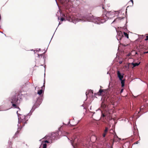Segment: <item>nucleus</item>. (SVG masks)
Masks as SVG:
<instances>
[{"mask_svg":"<svg viewBox=\"0 0 148 148\" xmlns=\"http://www.w3.org/2000/svg\"><path fill=\"white\" fill-rule=\"evenodd\" d=\"M121 10L119 11L108 12L106 14H102L101 18L95 16L91 14L86 15L83 16V20L84 21H88L94 23L98 25H100L105 22L108 19H111L115 16V15L117 14V16L120 13Z\"/></svg>","mask_w":148,"mask_h":148,"instance_id":"1","label":"nucleus"},{"mask_svg":"<svg viewBox=\"0 0 148 148\" xmlns=\"http://www.w3.org/2000/svg\"><path fill=\"white\" fill-rule=\"evenodd\" d=\"M71 10V8H66L64 10L63 13L60 14L61 15L62 14V16L64 17L60 18V20L62 22L67 20L69 22L76 24L79 21V19L76 18L72 14Z\"/></svg>","mask_w":148,"mask_h":148,"instance_id":"2","label":"nucleus"},{"mask_svg":"<svg viewBox=\"0 0 148 148\" xmlns=\"http://www.w3.org/2000/svg\"><path fill=\"white\" fill-rule=\"evenodd\" d=\"M22 94L20 95L19 93H16L15 95L9 97V101L12 104V108L18 109L19 111L21 110L19 106L23 101V99L22 97Z\"/></svg>","mask_w":148,"mask_h":148,"instance_id":"3","label":"nucleus"},{"mask_svg":"<svg viewBox=\"0 0 148 148\" xmlns=\"http://www.w3.org/2000/svg\"><path fill=\"white\" fill-rule=\"evenodd\" d=\"M29 112L26 116L20 114L19 116V122H18V124L17 125L18 130L14 134V136L15 137H17V135L19 133V131L24 126L25 124L27 123V121L28 120L31 115H29Z\"/></svg>","mask_w":148,"mask_h":148,"instance_id":"4","label":"nucleus"},{"mask_svg":"<svg viewBox=\"0 0 148 148\" xmlns=\"http://www.w3.org/2000/svg\"><path fill=\"white\" fill-rule=\"evenodd\" d=\"M69 134L68 132L61 130L60 128H59L58 130L56 132H53L51 134H50L51 143H53L52 140H57L62 136H66L67 138L69 139L67 136Z\"/></svg>","mask_w":148,"mask_h":148,"instance_id":"5","label":"nucleus"},{"mask_svg":"<svg viewBox=\"0 0 148 148\" xmlns=\"http://www.w3.org/2000/svg\"><path fill=\"white\" fill-rule=\"evenodd\" d=\"M45 65L44 66L45 68V73L44 74V79L43 80V85L41 87V89L38 90L37 93L39 95V97H38L37 98H39L41 99V100H43V94L44 92V90L45 87Z\"/></svg>","mask_w":148,"mask_h":148,"instance_id":"6","label":"nucleus"},{"mask_svg":"<svg viewBox=\"0 0 148 148\" xmlns=\"http://www.w3.org/2000/svg\"><path fill=\"white\" fill-rule=\"evenodd\" d=\"M42 100H41L40 99H37L35 103L34 104L32 109L29 112V115H31L32 114V113L34 111L35 109L39 107L40 104L41 103Z\"/></svg>","mask_w":148,"mask_h":148,"instance_id":"7","label":"nucleus"},{"mask_svg":"<svg viewBox=\"0 0 148 148\" xmlns=\"http://www.w3.org/2000/svg\"><path fill=\"white\" fill-rule=\"evenodd\" d=\"M121 139L118 137L116 133L115 132L114 134L113 139L112 140V145H113L114 142L118 141L121 140Z\"/></svg>","mask_w":148,"mask_h":148,"instance_id":"8","label":"nucleus"},{"mask_svg":"<svg viewBox=\"0 0 148 148\" xmlns=\"http://www.w3.org/2000/svg\"><path fill=\"white\" fill-rule=\"evenodd\" d=\"M117 40L119 41L121 40L122 38L124 37L123 35L122 32L120 31L117 33V35L116 36Z\"/></svg>","mask_w":148,"mask_h":148,"instance_id":"9","label":"nucleus"},{"mask_svg":"<svg viewBox=\"0 0 148 148\" xmlns=\"http://www.w3.org/2000/svg\"><path fill=\"white\" fill-rule=\"evenodd\" d=\"M117 74L119 80L123 79L124 75L123 73H121L119 71H118L117 72Z\"/></svg>","mask_w":148,"mask_h":148,"instance_id":"10","label":"nucleus"},{"mask_svg":"<svg viewBox=\"0 0 148 148\" xmlns=\"http://www.w3.org/2000/svg\"><path fill=\"white\" fill-rule=\"evenodd\" d=\"M93 94V90L90 89L88 91H87L86 92V99L85 100V101H86L88 97V95H89L90 96V95H92Z\"/></svg>","mask_w":148,"mask_h":148,"instance_id":"11","label":"nucleus"},{"mask_svg":"<svg viewBox=\"0 0 148 148\" xmlns=\"http://www.w3.org/2000/svg\"><path fill=\"white\" fill-rule=\"evenodd\" d=\"M105 119L108 121H109L112 119L110 114H106Z\"/></svg>","mask_w":148,"mask_h":148,"instance_id":"12","label":"nucleus"},{"mask_svg":"<svg viewBox=\"0 0 148 148\" xmlns=\"http://www.w3.org/2000/svg\"><path fill=\"white\" fill-rule=\"evenodd\" d=\"M121 82V86L122 88H123L124 87L125 85V79H121V80H119Z\"/></svg>","mask_w":148,"mask_h":148,"instance_id":"13","label":"nucleus"},{"mask_svg":"<svg viewBox=\"0 0 148 148\" xmlns=\"http://www.w3.org/2000/svg\"><path fill=\"white\" fill-rule=\"evenodd\" d=\"M47 139V140H51V137L50 134L47 135H46L42 139Z\"/></svg>","mask_w":148,"mask_h":148,"instance_id":"14","label":"nucleus"},{"mask_svg":"<svg viewBox=\"0 0 148 148\" xmlns=\"http://www.w3.org/2000/svg\"><path fill=\"white\" fill-rule=\"evenodd\" d=\"M140 63V62H139L138 63L132 62V63L131 64L134 67H135L138 66V65H139Z\"/></svg>","mask_w":148,"mask_h":148,"instance_id":"15","label":"nucleus"},{"mask_svg":"<svg viewBox=\"0 0 148 148\" xmlns=\"http://www.w3.org/2000/svg\"><path fill=\"white\" fill-rule=\"evenodd\" d=\"M130 143L128 142L126 143H125L124 145L123 146V147L124 148V147H125L127 148H128L129 147V145Z\"/></svg>","mask_w":148,"mask_h":148,"instance_id":"16","label":"nucleus"},{"mask_svg":"<svg viewBox=\"0 0 148 148\" xmlns=\"http://www.w3.org/2000/svg\"><path fill=\"white\" fill-rule=\"evenodd\" d=\"M105 92L104 90L100 89L99 90V92H99L98 95H101L102 92Z\"/></svg>","mask_w":148,"mask_h":148,"instance_id":"17","label":"nucleus"},{"mask_svg":"<svg viewBox=\"0 0 148 148\" xmlns=\"http://www.w3.org/2000/svg\"><path fill=\"white\" fill-rule=\"evenodd\" d=\"M47 49H47L42 54H37V55L38 56V58H39V56H41V57H42L43 56H44V55L45 54V53H46V52Z\"/></svg>","mask_w":148,"mask_h":148,"instance_id":"18","label":"nucleus"},{"mask_svg":"<svg viewBox=\"0 0 148 148\" xmlns=\"http://www.w3.org/2000/svg\"><path fill=\"white\" fill-rule=\"evenodd\" d=\"M43 143H51V140L50 141H49L48 140H45V141H43L42 142V144Z\"/></svg>","mask_w":148,"mask_h":148,"instance_id":"19","label":"nucleus"},{"mask_svg":"<svg viewBox=\"0 0 148 148\" xmlns=\"http://www.w3.org/2000/svg\"><path fill=\"white\" fill-rule=\"evenodd\" d=\"M123 34L124 36L127 38H129V35L128 34L125 32H124Z\"/></svg>","mask_w":148,"mask_h":148,"instance_id":"20","label":"nucleus"},{"mask_svg":"<svg viewBox=\"0 0 148 148\" xmlns=\"http://www.w3.org/2000/svg\"><path fill=\"white\" fill-rule=\"evenodd\" d=\"M108 130V128L107 127H106L105 129L104 130V132L107 133Z\"/></svg>","mask_w":148,"mask_h":148,"instance_id":"21","label":"nucleus"},{"mask_svg":"<svg viewBox=\"0 0 148 148\" xmlns=\"http://www.w3.org/2000/svg\"><path fill=\"white\" fill-rule=\"evenodd\" d=\"M101 113V117L102 118H105L106 114H105L103 113H102V112Z\"/></svg>","mask_w":148,"mask_h":148,"instance_id":"22","label":"nucleus"},{"mask_svg":"<svg viewBox=\"0 0 148 148\" xmlns=\"http://www.w3.org/2000/svg\"><path fill=\"white\" fill-rule=\"evenodd\" d=\"M47 145L46 143L43 144V147L42 148H47Z\"/></svg>","mask_w":148,"mask_h":148,"instance_id":"23","label":"nucleus"},{"mask_svg":"<svg viewBox=\"0 0 148 148\" xmlns=\"http://www.w3.org/2000/svg\"><path fill=\"white\" fill-rule=\"evenodd\" d=\"M46 58V57L45 56H43V59L44 60V64H45V62H45Z\"/></svg>","mask_w":148,"mask_h":148,"instance_id":"24","label":"nucleus"},{"mask_svg":"<svg viewBox=\"0 0 148 148\" xmlns=\"http://www.w3.org/2000/svg\"><path fill=\"white\" fill-rule=\"evenodd\" d=\"M130 63H129L127 65H125V67L127 69H129V64Z\"/></svg>","mask_w":148,"mask_h":148,"instance_id":"25","label":"nucleus"},{"mask_svg":"<svg viewBox=\"0 0 148 148\" xmlns=\"http://www.w3.org/2000/svg\"><path fill=\"white\" fill-rule=\"evenodd\" d=\"M124 18H125V17H122V18H121V17H119L117 18H116V19H118V20H121L122 19H124Z\"/></svg>","mask_w":148,"mask_h":148,"instance_id":"26","label":"nucleus"},{"mask_svg":"<svg viewBox=\"0 0 148 148\" xmlns=\"http://www.w3.org/2000/svg\"><path fill=\"white\" fill-rule=\"evenodd\" d=\"M18 111H17L16 112V114L18 115V122H19V116H20V115L21 114L18 113Z\"/></svg>","mask_w":148,"mask_h":148,"instance_id":"27","label":"nucleus"},{"mask_svg":"<svg viewBox=\"0 0 148 148\" xmlns=\"http://www.w3.org/2000/svg\"><path fill=\"white\" fill-rule=\"evenodd\" d=\"M65 125H67V124H66ZM71 125V126H72L73 125L70 124V120H69V121L68 122L67 124V125Z\"/></svg>","mask_w":148,"mask_h":148,"instance_id":"28","label":"nucleus"},{"mask_svg":"<svg viewBox=\"0 0 148 148\" xmlns=\"http://www.w3.org/2000/svg\"><path fill=\"white\" fill-rule=\"evenodd\" d=\"M105 4V3L104 2V3H103L102 4V8L103 9H104V4Z\"/></svg>","mask_w":148,"mask_h":148,"instance_id":"29","label":"nucleus"},{"mask_svg":"<svg viewBox=\"0 0 148 148\" xmlns=\"http://www.w3.org/2000/svg\"><path fill=\"white\" fill-rule=\"evenodd\" d=\"M146 38L145 39V41H147L148 40V35L146 36Z\"/></svg>","mask_w":148,"mask_h":148,"instance_id":"30","label":"nucleus"},{"mask_svg":"<svg viewBox=\"0 0 148 148\" xmlns=\"http://www.w3.org/2000/svg\"><path fill=\"white\" fill-rule=\"evenodd\" d=\"M132 54V53H128L127 54V56H131Z\"/></svg>","mask_w":148,"mask_h":148,"instance_id":"31","label":"nucleus"},{"mask_svg":"<svg viewBox=\"0 0 148 148\" xmlns=\"http://www.w3.org/2000/svg\"><path fill=\"white\" fill-rule=\"evenodd\" d=\"M106 134V133H105L104 132V133L103 134V137H105Z\"/></svg>","mask_w":148,"mask_h":148,"instance_id":"32","label":"nucleus"},{"mask_svg":"<svg viewBox=\"0 0 148 148\" xmlns=\"http://www.w3.org/2000/svg\"><path fill=\"white\" fill-rule=\"evenodd\" d=\"M123 88L121 89L120 90V93H122V92H123Z\"/></svg>","mask_w":148,"mask_h":148,"instance_id":"33","label":"nucleus"},{"mask_svg":"<svg viewBox=\"0 0 148 148\" xmlns=\"http://www.w3.org/2000/svg\"><path fill=\"white\" fill-rule=\"evenodd\" d=\"M41 51V49L40 48L39 49H38V50H37V49L36 50V51L37 52H38V51Z\"/></svg>","mask_w":148,"mask_h":148,"instance_id":"34","label":"nucleus"},{"mask_svg":"<svg viewBox=\"0 0 148 148\" xmlns=\"http://www.w3.org/2000/svg\"><path fill=\"white\" fill-rule=\"evenodd\" d=\"M130 1H131L132 3V6H133V0H130Z\"/></svg>","mask_w":148,"mask_h":148,"instance_id":"35","label":"nucleus"},{"mask_svg":"<svg viewBox=\"0 0 148 148\" xmlns=\"http://www.w3.org/2000/svg\"><path fill=\"white\" fill-rule=\"evenodd\" d=\"M100 110V111L101 112V113H102V110H100V108H98L97 110H96V111H98V110Z\"/></svg>","mask_w":148,"mask_h":148,"instance_id":"36","label":"nucleus"},{"mask_svg":"<svg viewBox=\"0 0 148 148\" xmlns=\"http://www.w3.org/2000/svg\"><path fill=\"white\" fill-rule=\"evenodd\" d=\"M148 53V51H145L143 52V54H145L146 53Z\"/></svg>","mask_w":148,"mask_h":148,"instance_id":"37","label":"nucleus"},{"mask_svg":"<svg viewBox=\"0 0 148 148\" xmlns=\"http://www.w3.org/2000/svg\"><path fill=\"white\" fill-rule=\"evenodd\" d=\"M57 28L56 29H56H57ZM56 31H55V32H56ZM55 32H54V34H53V36H52V38H51V40H50V42L49 43H50V42H51V40H52V38H53V35H54V34H55Z\"/></svg>","mask_w":148,"mask_h":148,"instance_id":"38","label":"nucleus"},{"mask_svg":"<svg viewBox=\"0 0 148 148\" xmlns=\"http://www.w3.org/2000/svg\"><path fill=\"white\" fill-rule=\"evenodd\" d=\"M123 61H119V63L120 64H121L122 63Z\"/></svg>","mask_w":148,"mask_h":148,"instance_id":"39","label":"nucleus"},{"mask_svg":"<svg viewBox=\"0 0 148 148\" xmlns=\"http://www.w3.org/2000/svg\"><path fill=\"white\" fill-rule=\"evenodd\" d=\"M116 20V19H115L112 22V23H111V24H112V23H114V22Z\"/></svg>","mask_w":148,"mask_h":148,"instance_id":"40","label":"nucleus"},{"mask_svg":"<svg viewBox=\"0 0 148 148\" xmlns=\"http://www.w3.org/2000/svg\"><path fill=\"white\" fill-rule=\"evenodd\" d=\"M90 113H92L93 114H94L95 113V112H94L90 111Z\"/></svg>","mask_w":148,"mask_h":148,"instance_id":"41","label":"nucleus"},{"mask_svg":"<svg viewBox=\"0 0 148 148\" xmlns=\"http://www.w3.org/2000/svg\"><path fill=\"white\" fill-rule=\"evenodd\" d=\"M8 143L10 145L11 144V142L9 140L8 142Z\"/></svg>","mask_w":148,"mask_h":148,"instance_id":"42","label":"nucleus"},{"mask_svg":"<svg viewBox=\"0 0 148 148\" xmlns=\"http://www.w3.org/2000/svg\"><path fill=\"white\" fill-rule=\"evenodd\" d=\"M82 107H83L84 108V109H86V108L84 107V105H82L81 106Z\"/></svg>","mask_w":148,"mask_h":148,"instance_id":"43","label":"nucleus"},{"mask_svg":"<svg viewBox=\"0 0 148 148\" xmlns=\"http://www.w3.org/2000/svg\"><path fill=\"white\" fill-rule=\"evenodd\" d=\"M124 29L125 30V31L127 30V28L126 27H125V28H124Z\"/></svg>","mask_w":148,"mask_h":148,"instance_id":"44","label":"nucleus"},{"mask_svg":"<svg viewBox=\"0 0 148 148\" xmlns=\"http://www.w3.org/2000/svg\"><path fill=\"white\" fill-rule=\"evenodd\" d=\"M139 141H138L136 142L135 143H134V144H137L138 143V142Z\"/></svg>","mask_w":148,"mask_h":148,"instance_id":"45","label":"nucleus"},{"mask_svg":"<svg viewBox=\"0 0 148 148\" xmlns=\"http://www.w3.org/2000/svg\"><path fill=\"white\" fill-rule=\"evenodd\" d=\"M62 23H61L60 22L59 23V24H58V26L60 25Z\"/></svg>","mask_w":148,"mask_h":148,"instance_id":"46","label":"nucleus"},{"mask_svg":"<svg viewBox=\"0 0 148 148\" xmlns=\"http://www.w3.org/2000/svg\"><path fill=\"white\" fill-rule=\"evenodd\" d=\"M135 54L137 55L138 54V52L137 51L135 52Z\"/></svg>","mask_w":148,"mask_h":148,"instance_id":"47","label":"nucleus"},{"mask_svg":"<svg viewBox=\"0 0 148 148\" xmlns=\"http://www.w3.org/2000/svg\"><path fill=\"white\" fill-rule=\"evenodd\" d=\"M31 51H34V53H36L35 52V51H36L35 50H34L33 49H32L31 50Z\"/></svg>","mask_w":148,"mask_h":148,"instance_id":"48","label":"nucleus"},{"mask_svg":"<svg viewBox=\"0 0 148 148\" xmlns=\"http://www.w3.org/2000/svg\"><path fill=\"white\" fill-rule=\"evenodd\" d=\"M71 144L72 145V146L74 148V146L73 143H71Z\"/></svg>","mask_w":148,"mask_h":148,"instance_id":"49","label":"nucleus"},{"mask_svg":"<svg viewBox=\"0 0 148 148\" xmlns=\"http://www.w3.org/2000/svg\"><path fill=\"white\" fill-rule=\"evenodd\" d=\"M147 102L148 103V100H147L146 101V103H147Z\"/></svg>","mask_w":148,"mask_h":148,"instance_id":"50","label":"nucleus"},{"mask_svg":"<svg viewBox=\"0 0 148 148\" xmlns=\"http://www.w3.org/2000/svg\"><path fill=\"white\" fill-rule=\"evenodd\" d=\"M0 33H1L2 34H3V33L2 32L0 31Z\"/></svg>","mask_w":148,"mask_h":148,"instance_id":"51","label":"nucleus"},{"mask_svg":"<svg viewBox=\"0 0 148 148\" xmlns=\"http://www.w3.org/2000/svg\"><path fill=\"white\" fill-rule=\"evenodd\" d=\"M107 74H110V73H109V72H108L107 73Z\"/></svg>","mask_w":148,"mask_h":148,"instance_id":"52","label":"nucleus"},{"mask_svg":"<svg viewBox=\"0 0 148 148\" xmlns=\"http://www.w3.org/2000/svg\"><path fill=\"white\" fill-rule=\"evenodd\" d=\"M90 110H91V106L90 107Z\"/></svg>","mask_w":148,"mask_h":148,"instance_id":"53","label":"nucleus"},{"mask_svg":"<svg viewBox=\"0 0 148 148\" xmlns=\"http://www.w3.org/2000/svg\"><path fill=\"white\" fill-rule=\"evenodd\" d=\"M97 95V94H96V93H95L94 94V95Z\"/></svg>","mask_w":148,"mask_h":148,"instance_id":"54","label":"nucleus"},{"mask_svg":"<svg viewBox=\"0 0 148 148\" xmlns=\"http://www.w3.org/2000/svg\"><path fill=\"white\" fill-rule=\"evenodd\" d=\"M135 51V50H133L132 51V52H133V51Z\"/></svg>","mask_w":148,"mask_h":148,"instance_id":"55","label":"nucleus"},{"mask_svg":"<svg viewBox=\"0 0 148 148\" xmlns=\"http://www.w3.org/2000/svg\"><path fill=\"white\" fill-rule=\"evenodd\" d=\"M55 1H56V3H57V4L58 5V4H57V1H56V0H55Z\"/></svg>","mask_w":148,"mask_h":148,"instance_id":"56","label":"nucleus"},{"mask_svg":"<svg viewBox=\"0 0 148 148\" xmlns=\"http://www.w3.org/2000/svg\"><path fill=\"white\" fill-rule=\"evenodd\" d=\"M42 139H41L39 140V141H40Z\"/></svg>","mask_w":148,"mask_h":148,"instance_id":"57","label":"nucleus"},{"mask_svg":"<svg viewBox=\"0 0 148 148\" xmlns=\"http://www.w3.org/2000/svg\"><path fill=\"white\" fill-rule=\"evenodd\" d=\"M58 20H59V17H58Z\"/></svg>","mask_w":148,"mask_h":148,"instance_id":"58","label":"nucleus"},{"mask_svg":"<svg viewBox=\"0 0 148 148\" xmlns=\"http://www.w3.org/2000/svg\"><path fill=\"white\" fill-rule=\"evenodd\" d=\"M4 34L5 36H6V35L5 34Z\"/></svg>","mask_w":148,"mask_h":148,"instance_id":"59","label":"nucleus"},{"mask_svg":"<svg viewBox=\"0 0 148 148\" xmlns=\"http://www.w3.org/2000/svg\"><path fill=\"white\" fill-rule=\"evenodd\" d=\"M43 64H41L40 65L41 66H43Z\"/></svg>","mask_w":148,"mask_h":148,"instance_id":"60","label":"nucleus"},{"mask_svg":"<svg viewBox=\"0 0 148 148\" xmlns=\"http://www.w3.org/2000/svg\"><path fill=\"white\" fill-rule=\"evenodd\" d=\"M134 134H135V135L136 134H135V132H134Z\"/></svg>","mask_w":148,"mask_h":148,"instance_id":"61","label":"nucleus"},{"mask_svg":"<svg viewBox=\"0 0 148 148\" xmlns=\"http://www.w3.org/2000/svg\"><path fill=\"white\" fill-rule=\"evenodd\" d=\"M138 49V50H139V51H139V49Z\"/></svg>","mask_w":148,"mask_h":148,"instance_id":"62","label":"nucleus"},{"mask_svg":"<svg viewBox=\"0 0 148 148\" xmlns=\"http://www.w3.org/2000/svg\"><path fill=\"white\" fill-rule=\"evenodd\" d=\"M100 87L101 88V86H100Z\"/></svg>","mask_w":148,"mask_h":148,"instance_id":"63","label":"nucleus"},{"mask_svg":"<svg viewBox=\"0 0 148 148\" xmlns=\"http://www.w3.org/2000/svg\"><path fill=\"white\" fill-rule=\"evenodd\" d=\"M8 109H7V110H8Z\"/></svg>","mask_w":148,"mask_h":148,"instance_id":"64","label":"nucleus"}]
</instances>
